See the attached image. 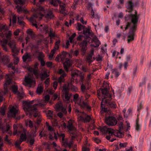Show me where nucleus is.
I'll list each match as a JSON object with an SVG mask.
<instances>
[{"mask_svg": "<svg viewBox=\"0 0 151 151\" xmlns=\"http://www.w3.org/2000/svg\"><path fill=\"white\" fill-rule=\"evenodd\" d=\"M125 18L126 21H127L129 19L131 22L127 23L124 31L126 30L128 28L136 29L139 18V16L137 15V12H135V14H131L129 16H126Z\"/></svg>", "mask_w": 151, "mask_h": 151, "instance_id": "nucleus-1", "label": "nucleus"}, {"mask_svg": "<svg viewBox=\"0 0 151 151\" xmlns=\"http://www.w3.org/2000/svg\"><path fill=\"white\" fill-rule=\"evenodd\" d=\"M38 11H39V12H37L35 14H34L30 19V21H34L35 18H39V19L40 20L42 18V17L43 16V14H42V12H43L44 13H46L47 12V9L46 10L42 6H39L37 9Z\"/></svg>", "mask_w": 151, "mask_h": 151, "instance_id": "nucleus-2", "label": "nucleus"}, {"mask_svg": "<svg viewBox=\"0 0 151 151\" xmlns=\"http://www.w3.org/2000/svg\"><path fill=\"white\" fill-rule=\"evenodd\" d=\"M34 101V100H32L29 102L27 101H23V109L25 111H35L36 110L37 107H36V105H35V104L33 105H31L33 103Z\"/></svg>", "mask_w": 151, "mask_h": 151, "instance_id": "nucleus-3", "label": "nucleus"}, {"mask_svg": "<svg viewBox=\"0 0 151 151\" xmlns=\"http://www.w3.org/2000/svg\"><path fill=\"white\" fill-rule=\"evenodd\" d=\"M18 109L14 106H13L11 108L8 113V116L9 117H13L15 118L17 120L20 119L21 117L20 116H16V115L18 114Z\"/></svg>", "mask_w": 151, "mask_h": 151, "instance_id": "nucleus-4", "label": "nucleus"}, {"mask_svg": "<svg viewBox=\"0 0 151 151\" xmlns=\"http://www.w3.org/2000/svg\"><path fill=\"white\" fill-rule=\"evenodd\" d=\"M6 81L4 86V90H0V94L1 95H4L8 92L7 85H9L12 82V78L11 76L10 75L7 74L6 75Z\"/></svg>", "mask_w": 151, "mask_h": 151, "instance_id": "nucleus-5", "label": "nucleus"}, {"mask_svg": "<svg viewBox=\"0 0 151 151\" xmlns=\"http://www.w3.org/2000/svg\"><path fill=\"white\" fill-rule=\"evenodd\" d=\"M8 44L11 49L12 54L17 55L19 52V50L16 47L15 41L13 40H10Z\"/></svg>", "mask_w": 151, "mask_h": 151, "instance_id": "nucleus-6", "label": "nucleus"}, {"mask_svg": "<svg viewBox=\"0 0 151 151\" xmlns=\"http://www.w3.org/2000/svg\"><path fill=\"white\" fill-rule=\"evenodd\" d=\"M114 131L113 129L111 128H108L107 133H108L109 134L111 135V136L114 135L119 138L122 137L124 135L123 132H121L119 130H116L115 132H114Z\"/></svg>", "mask_w": 151, "mask_h": 151, "instance_id": "nucleus-7", "label": "nucleus"}, {"mask_svg": "<svg viewBox=\"0 0 151 151\" xmlns=\"http://www.w3.org/2000/svg\"><path fill=\"white\" fill-rule=\"evenodd\" d=\"M105 120L106 123L108 125L111 126L116 125L117 123V121L115 117L112 116L106 117L105 119Z\"/></svg>", "mask_w": 151, "mask_h": 151, "instance_id": "nucleus-8", "label": "nucleus"}, {"mask_svg": "<svg viewBox=\"0 0 151 151\" xmlns=\"http://www.w3.org/2000/svg\"><path fill=\"white\" fill-rule=\"evenodd\" d=\"M136 30V29L130 28L128 33L127 35V41L128 43H129L134 40L135 32Z\"/></svg>", "mask_w": 151, "mask_h": 151, "instance_id": "nucleus-9", "label": "nucleus"}, {"mask_svg": "<svg viewBox=\"0 0 151 151\" xmlns=\"http://www.w3.org/2000/svg\"><path fill=\"white\" fill-rule=\"evenodd\" d=\"M88 42L86 41V40H83L82 42L80 43L81 47V52L82 53V55H84L86 53L87 49V43Z\"/></svg>", "mask_w": 151, "mask_h": 151, "instance_id": "nucleus-10", "label": "nucleus"}, {"mask_svg": "<svg viewBox=\"0 0 151 151\" xmlns=\"http://www.w3.org/2000/svg\"><path fill=\"white\" fill-rule=\"evenodd\" d=\"M71 94L68 92H63L62 94V97L63 101L66 103H69L70 101V99Z\"/></svg>", "mask_w": 151, "mask_h": 151, "instance_id": "nucleus-11", "label": "nucleus"}, {"mask_svg": "<svg viewBox=\"0 0 151 151\" xmlns=\"http://www.w3.org/2000/svg\"><path fill=\"white\" fill-rule=\"evenodd\" d=\"M100 90L101 91V93L103 95H104V99L107 98H109L111 99V95L109 93L108 89L106 88H100Z\"/></svg>", "mask_w": 151, "mask_h": 151, "instance_id": "nucleus-12", "label": "nucleus"}, {"mask_svg": "<svg viewBox=\"0 0 151 151\" xmlns=\"http://www.w3.org/2000/svg\"><path fill=\"white\" fill-rule=\"evenodd\" d=\"M82 115L85 117V118L82 116H81L80 117H79V119L80 121H83L84 122H89L91 119V116H90L87 115L84 112H82Z\"/></svg>", "mask_w": 151, "mask_h": 151, "instance_id": "nucleus-13", "label": "nucleus"}, {"mask_svg": "<svg viewBox=\"0 0 151 151\" xmlns=\"http://www.w3.org/2000/svg\"><path fill=\"white\" fill-rule=\"evenodd\" d=\"M91 45L95 47H98L101 44L100 42L96 36L94 37L92 40Z\"/></svg>", "mask_w": 151, "mask_h": 151, "instance_id": "nucleus-14", "label": "nucleus"}, {"mask_svg": "<svg viewBox=\"0 0 151 151\" xmlns=\"http://www.w3.org/2000/svg\"><path fill=\"white\" fill-rule=\"evenodd\" d=\"M56 109L59 111H61L64 114H66L67 111L66 108L63 106L61 104H58L55 106Z\"/></svg>", "mask_w": 151, "mask_h": 151, "instance_id": "nucleus-15", "label": "nucleus"}, {"mask_svg": "<svg viewBox=\"0 0 151 151\" xmlns=\"http://www.w3.org/2000/svg\"><path fill=\"white\" fill-rule=\"evenodd\" d=\"M83 34L86 36V37L84 40H86V41L89 42L91 39L90 36L91 35V33L90 32V30L89 29H86L83 30Z\"/></svg>", "mask_w": 151, "mask_h": 151, "instance_id": "nucleus-16", "label": "nucleus"}, {"mask_svg": "<svg viewBox=\"0 0 151 151\" xmlns=\"http://www.w3.org/2000/svg\"><path fill=\"white\" fill-rule=\"evenodd\" d=\"M39 29L42 32H45V33H48L49 31H50L51 28L48 27L47 25L45 24L40 25H39Z\"/></svg>", "mask_w": 151, "mask_h": 151, "instance_id": "nucleus-17", "label": "nucleus"}, {"mask_svg": "<svg viewBox=\"0 0 151 151\" xmlns=\"http://www.w3.org/2000/svg\"><path fill=\"white\" fill-rule=\"evenodd\" d=\"M39 29L42 32H45V33H48L49 31H50L51 28L48 27L47 25L45 24L40 25H39Z\"/></svg>", "mask_w": 151, "mask_h": 151, "instance_id": "nucleus-18", "label": "nucleus"}, {"mask_svg": "<svg viewBox=\"0 0 151 151\" xmlns=\"http://www.w3.org/2000/svg\"><path fill=\"white\" fill-rule=\"evenodd\" d=\"M91 15H92L91 18H95V20H94V21H96L97 22L98 24V25H99V19L100 18V17L98 14H94V12L93 11L92 8L91 12Z\"/></svg>", "mask_w": 151, "mask_h": 151, "instance_id": "nucleus-19", "label": "nucleus"}, {"mask_svg": "<svg viewBox=\"0 0 151 151\" xmlns=\"http://www.w3.org/2000/svg\"><path fill=\"white\" fill-rule=\"evenodd\" d=\"M94 49H91L90 53L88 55L86 59V61L87 62L90 63L92 62L93 60H92V58L94 54Z\"/></svg>", "mask_w": 151, "mask_h": 151, "instance_id": "nucleus-20", "label": "nucleus"}, {"mask_svg": "<svg viewBox=\"0 0 151 151\" xmlns=\"http://www.w3.org/2000/svg\"><path fill=\"white\" fill-rule=\"evenodd\" d=\"M72 64L69 59H68L64 63L63 65L65 69L67 71H68V68L71 66Z\"/></svg>", "mask_w": 151, "mask_h": 151, "instance_id": "nucleus-21", "label": "nucleus"}, {"mask_svg": "<svg viewBox=\"0 0 151 151\" xmlns=\"http://www.w3.org/2000/svg\"><path fill=\"white\" fill-rule=\"evenodd\" d=\"M8 41L7 40L5 39H3L1 41V45L4 50L6 52L8 51V49L6 47V45Z\"/></svg>", "mask_w": 151, "mask_h": 151, "instance_id": "nucleus-22", "label": "nucleus"}, {"mask_svg": "<svg viewBox=\"0 0 151 151\" xmlns=\"http://www.w3.org/2000/svg\"><path fill=\"white\" fill-rule=\"evenodd\" d=\"M59 1V2L58 3L59 4V6H60V13H62L63 14H64L65 13V5L63 3H61L60 1Z\"/></svg>", "mask_w": 151, "mask_h": 151, "instance_id": "nucleus-23", "label": "nucleus"}, {"mask_svg": "<svg viewBox=\"0 0 151 151\" xmlns=\"http://www.w3.org/2000/svg\"><path fill=\"white\" fill-rule=\"evenodd\" d=\"M31 58V56L30 54L26 52L22 57V59L24 62H25L27 60L29 61Z\"/></svg>", "mask_w": 151, "mask_h": 151, "instance_id": "nucleus-24", "label": "nucleus"}, {"mask_svg": "<svg viewBox=\"0 0 151 151\" xmlns=\"http://www.w3.org/2000/svg\"><path fill=\"white\" fill-rule=\"evenodd\" d=\"M10 59L9 57L7 55L4 56L2 58V63L3 64L6 65L9 63Z\"/></svg>", "mask_w": 151, "mask_h": 151, "instance_id": "nucleus-25", "label": "nucleus"}, {"mask_svg": "<svg viewBox=\"0 0 151 151\" xmlns=\"http://www.w3.org/2000/svg\"><path fill=\"white\" fill-rule=\"evenodd\" d=\"M82 108H86L89 109H91L90 107L88 105L87 103L83 101L82 102H80L78 104Z\"/></svg>", "mask_w": 151, "mask_h": 151, "instance_id": "nucleus-26", "label": "nucleus"}, {"mask_svg": "<svg viewBox=\"0 0 151 151\" xmlns=\"http://www.w3.org/2000/svg\"><path fill=\"white\" fill-rule=\"evenodd\" d=\"M130 0L126 4V6L127 9L132 11L133 9L134 4L131 1L132 0Z\"/></svg>", "mask_w": 151, "mask_h": 151, "instance_id": "nucleus-27", "label": "nucleus"}, {"mask_svg": "<svg viewBox=\"0 0 151 151\" xmlns=\"http://www.w3.org/2000/svg\"><path fill=\"white\" fill-rule=\"evenodd\" d=\"M25 81L28 84H30L32 83H35V82L32 80L31 78L28 76H26L25 78Z\"/></svg>", "mask_w": 151, "mask_h": 151, "instance_id": "nucleus-28", "label": "nucleus"}, {"mask_svg": "<svg viewBox=\"0 0 151 151\" xmlns=\"http://www.w3.org/2000/svg\"><path fill=\"white\" fill-rule=\"evenodd\" d=\"M103 101H104L105 102L106 104H108L109 106L112 108H115L116 107V105L115 103L114 102H108V101L107 100H104V99L103 98Z\"/></svg>", "mask_w": 151, "mask_h": 151, "instance_id": "nucleus-29", "label": "nucleus"}, {"mask_svg": "<svg viewBox=\"0 0 151 151\" xmlns=\"http://www.w3.org/2000/svg\"><path fill=\"white\" fill-rule=\"evenodd\" d=\"M16 8L17 9V12L19 13H21L22 11L25 13L27 12L26 9L20 6H16Z\"/></svg>", "mask_w": 151, "mask_h": 151, "instance_id": "nucleus-30", "label": "nucleus"}, {"mask_svg": "<svg viewBox=\"0 0 151 151\" xmlns=\"http://www.w3.org/2000/svg\"><path fill=\"white\" fill-rule=\"evenodd\" d=\"M23 141L22 140L20 139L19 140H17L15 142V146L18 149L21 150V147L20 146V145L21 144L22 142Z\"/></svg>", "mask_w": 151, "mask_h": 151, "instance_id": "nucleus-31", "label": "nucleus"}, {"mask_svg": "<svg viewBox=\"0 0 151 151\" xmlns=\"http://www.w3.org/2000/svg\"><path fill=\"white\" fill-rule=\"evenodd\" d=\"M65 73H63L60 77L58 80V83H62L64 82V77L66 76Z\"/></svg>", "mask_w": 151, "mask_h": 151, "instance_id": "nucleus-32", "label": "nucleus"}, {"mask_svg": "<svg viewBox=\"0 0 151 151\" xmlns=\"http://www.w3.org/2000/svg\"><path fill=\"white\" fill-rule=\"evenodd\" d=\"M67 127L70 130H72L73 129L74 127L72 121L71 120H69L68 122V124Z\"/></svg>", "mask_w": 151, "mask_h": 151, "instance_id": "nucleus-33", "label": "nucleus"}, {"mask_svg": "<svg viewBox=\"0 0 151 151\" xmlns=\"http://www.w3.org/2000/svg\"><path fill=\"white\" fill-rule=\"evenodd\" d=\"M43 91V86L41 85L39 86L37 89L36 92L39 95Z\"/></svg>", "mask_w": 151, "mask_h": 151, "instance_id": "nucleus-34", "label": "nucleus"}, {"mask_svg": "<svg viewBox=\"0 0 151 151\" xmlns=\"http://www.w3.org/2000/svg\"><path fill=\"white\" fill-rule=\"evenodd\" d=\"M67 54V53L64 51H63L62 52V55H57V58H58V57H59L61 58V60L62 61L64 60V59H65L66 55Z\"/></svg>", "mask_w": 151, "mask_h": 151, "instance_id": "nucleus-35", "label": "nucleus"}, {"mask_svg": "<svg viewBox=\"0 0 151 151\" xmlns=\"http://www.w3.org/2000/svg\"><path fill=\"white\" fill-rule=\"evenodd\" d=\"M85 27V26H84L78 22L77 23L76 28L79 31H81L82 29H83Z\"/></svg>", "mask_w": 151, "mask_h": 151, "instance_id": "nucleus-36", "label": "nucleus"}, {"mask_svg": "<svg viewBox=\"0 0 151 151\" xmlns=\"http://www.w3.org/2000/svg\"><path fill=\"white\" fill-rule=\"evenodd\" d=\"M45 57V55L42 52H39L37 58L38 60L43 59Z\"/></svg>", "mask_w": 151, "mask_h": 151, "instance_id": "nucleus-37", "label": "nucleus"}, {"mask_svg": "<svg viewBox=\"0 0 151 151\" xmlns=\"http://www.w3.org/2000/svg\"><path fill=\"white\" fill-rule=\"evenodd\" d=\"M49 76V75H48L47 73V72L45 71L42 74L41 76V80L42 81Z\"/></svg>", "mask_w": 151, "mask_h": 151, "instance_id": "nucleus-38", "label": "nucleus"}, {"mask_svg": "<svg viewBox=\"0 0 151 151\" xmlns=\"http://www.w3.org/2000/svg\"><path fill=\"white\" fill-rule=\"evenodd\" d=\"M111 71L112 74H114L115 77L116 78H117L120 74V73H119L116 69H112Z\"/></svg>", "mask_w": 151, "mask_h": 151, "instance_id": "nucleus-39", "label": "nucleus"}, {"mask_svg": "<svg viewBox=\"0 0 151 151\" xmlns=\"http://www.w3.org/2000/svg\"><path fill=\"white\" fill-rule=\"evenodd\" d=\"M31 111L34 113V116L35 117H38L40 116V115L38 111H37V109L35 111Z\"/></svg>", "mask_w": 151, "mask_h": 151, "instance_id": "nucleus-40", "label": "nucleus"}, {"mask_svg": "<svg viewBox=\"0 0 151 151\" xmlns=\"http://www.w3.org/2000/svg\"><path fill=\"white\" fill-rule=\"evenodd\" d=\"M13 93H16L18 92L17 91L18 86L15 85H14L11 87Z\"/></svg>", "mask_w": 151, "mask_h": 151, "instance_id": "nucleus-41", "label": "nucleus"}, {"mask_svg": "<svg viewBox=\"0 0 151 151\" xmlns=\"http://www.w3.org/2000/svg\"><path fill=\"white\" fill-rule=\"evenodd\" d=\"M54 17L52 12L50 11L48 12L46 14L45 17L48 18H52Z\"/></svg>", "mask_w": 151, "mask_h": 151, "instance_id": "nucleus-42", "label": "nucleus"}, {"mask_svg": "<svg viewBox=\"0 0 151 151\" xmlns=\"http://www.w3.org/2000/svg\"><path fill=\"white\" fill-rule=\"evenodd\" d=\"M108 130V128H107L106 126H104L100 129V131L103 134H106L107 133Z\"/></svg>", "mask_w": 151, "mask_h": 151, "instance_id": "nucleus-43", "label": "nucleus"}, {"mask_svg": "<svg viewBox=\"0 0 151 151\" xmlns=\"http://www.w3.org/2000/svg\"><path fill=\"white\" fill-rule=\"evenodd\" d=\"M27 141L29 142L30 145H32L34 144L35 139L34 138H31L29 137L28 138Z\"/></svg>", "mask_w": 151, "mask_h": 151, "instance_id": "nucleus-44", "label": "nucleus"}, {"mask_svg": "<svg viewBox=\"0 0 151 151\" xmlns=\"http://www.w3.org/2000/svg\"><path fill=\"white\" fill-rule=\"evenodd\" d=\"M12 56L14 58V63L15 64H17L19 61V58L17 56V55L15 54H12Z\"/></svg>", "mask_w": 151, "mask_h": 151, "instance_id": "nucleus-45", "label": "nucleus"}, {"mask_svg": "<svg viewBox=\"0 0 151 151\" xmlns=\"http://www.w3.org/2000/svg\"><path fill=\"white\" fill-rule=\"evenodd\" d=\"M68 85L66 84H64L63 87V92H68Z\"/></svg>", "mask_w": 151, "mask_h": 151, "instance_id": "nucleus-46", "label": "nucleus"}, {"mask_svg": "<svg viewBox=\"0 0 151 151\" xmlns=\"http://www.w3.org/2000/svg\"><path fill=\"white\" fill-rule=\"evenodd\" d=\"M139 121V119H137L136 120V130L137 131H139L141 129V126L139 124L138 122Z\"/></svg>", "mask_w": 151, "mask_h": 151, "instance_id": "nucleus-47", "label": "nucleus"}, {"mask_svg": "<svg viewBox=\"0 0 151 151\" xmlns=\"http://www.w3.org/2000/svg\"><path fill=\"white\" fill-rule=\"evenodd\" d=\"M78 76L80 77V81L81 82H83V79H84V75L83 74L82 72H80L79 71H78Z\"/></svg>", "mask_w": 151, "mask_h": 151, "instance_id": "nucleus-48", "label": "nucleus"}, {"mask_svg": "<svg viewBox=\"0 0 151 151\" xmlns=\"http://www.w3.org/2000/svg\"><path fill=\"white\" fill-rule=\"evenodd\" d=\"M27 136L25 133L22 134L20 137V139L23 141L25 140Z\"/></svg>", "mask_w": 151, "mask_h": 151, "instance_id": "nucleus-49", "label": "nucleus"}, {"mask_svg": "<svg viewBox=\"0 0 151 151\" xmlns=\"http://www.w3.org/2000/svg\"><path fill=\"white\" fill-rule=\"evenodd\" d=\"M32 71L33 74H34V75L36 76V77L37 78H38L39 77V74L37 71V70L35 69H33L32 70Z\"/></svg>", "mask_w": 151, "mask_h": 151, "instance_id": "nucleus-50", "label": "nucleus"}, {"mask_svg": "<svg viewBox=\"0 0 151 151\" xmlns=\"http://www.w3.org/2000/svg\"><path fill=\"white\" fill-rule=\"evenodd\" d=\"M71 53L74 56H77L79 54V52L78 50H76L75 51L72 50Z\"/></svg>", "mask_w": 151, "mask_h": 151, "instance_id": "nucleus-51", "label": "nucleus"}, {"mask_svg": "<svg viewBox=\"0 0 151 151\" xmlns=\"http://www.w3.org/2000/svg\"><path fill=\"white\" fill-rule=\"evenodd\" d=\"M52 30L51 28L50 31H49L48 33H47L49 34V36L50 37V38L55 37V34L54 33L52 32Z\"/></svg>", "mask_w": 151, "mask_h": 151, "instance_id": "nucleus-52", "label": "nucleus"}, {"mask_svg": "<svg viewBox=\"0 0 151 151\" xmlns=\"http://www.w3.org/2000/svg\"><path fill=\"white\" fill-rule=\"evenodd\" d=\"M45 105V102H40L37 104H35V105H36V107H43Z\"/></svg>", "mask_w": 151, "mask_h": 151, "instance_id": "nucleus-53", "label": "nucleus"}, {"mask_svg": "<svg viewBox=\"0 0 151 151\" xmlns=\"http://www.w3.org/2000/svg\"><path fill=\"white\" fill-rule=\"evenodd\" d=\"M14 2L16 4L23 5L24 2L22 0H14Z\"/></svg>", "mask_w": 151, "mask_h": 151, "instance_id": "nucleus-54", "label": "nucleus"}, {"mask_svg": "<svg viewBox=\"0 0 151 151\" xmlns=\"http://www.w3.org/2000/svg\"><path fill=\"white\" fill-rule=\"evenodd\" d=\"M52 114L53 112L52 111H51V110H49L48 111V112L47 114V116L49 117V118L50 119H53L52 116Z\"/></svg>", "mask_w": 151, "mask_h": 151, "instance_id": "nucleus-55", "label": "nucleus"}, {"mask_svg": "<svg viewBox=\"0 0 151 151\" xmlns=\"http://www.w3.org/2000/svg\"><path fill=\"white\" fill-rule=\"evenodd\" d=\"M127 145V142L122 143L120 142L119 144V146L121 148L126 147Z\"/></svg>", "mask_w": 151, "mask_h": 151, "instance_id": "nucleus-56", "label": "nucleus"}, {"mask_svg": "<svg viewBox=\"0 0 151 151\" xmlns=\"http://www.w3.org/2000/svg\"><path fill=\"white\" fill-rule=\"evenodd\" d=\"M50 81V78H47L45 80V87L46 88H47L49 86Z\"/></svg>", "mask_w": 151, "mask_h": 151, "instance_id": "nucleus-57", "label": "nucleus"}, {"mask_svg": "<svg viewBox=\"0 0 151 151\" xmlns=\"http://www.w3.org/2000/svg\"><path fill=\"white\" fill-rule=\"evenodd\" d=\"M17 95L19 99H21L23 98L24 94L22 92L21 93L18 92H17Z\"/></svg>", "mask_w": 151, "mask_h": 151, "instance_id": "nucleus-58", "label": "nucleus"}, {"mask_svg": "<svg viewBox=\"0 0 151 151\" xmlns=\"http://www.w3.org/2000/svg\"><path fill=\"white\" fill-rule=\"evenodd\" d=\"M86 88V87L84 85L83 83H82L81 86V90L82 92L84 93L85 92Z\"/></svg>", "mask_w": 151, "mask_h": 151, "instance_id": "nucleus-59", "label": "nucleus"}, {"mask_svg": "<svg viewBox=\"0 0 151 151\" xmlns=\"http://www.w3.org/2000/svg\"><path fill=\"white\" fill-rule=\"evenodd\" d=\"M76 33H74L72 35L69 37L70 42V43L73 42V40L76 37Z\"/></svg>", "mask_w": 151, "mask_h": 151, "instance_id": "nucleus-60", "label": "nucleus"}, {"mask_svg": "<svg viewBox=\"0 0 151 151\" xmlns=\"http://www.w3.org/2000/svg\"><path fill=\"white\" fill-rule=\"evenodd\" d=\"M13 128L14 129V134L15 135L17 133V124H14L13 125Z\"/></svg>", "mask_w": 151, "mask_h": 151, "instance_id": "nucleus-61", "label": "nucleus"}, {"mask_svg": "<svg viewBox=\"0 0 151 151\" xmlns=\"http://www.w3.org/2000/svg\"><path fill=\"white\" fill-rule=\"evenodd\" d=\"M78 2V0H75L74 1V2L73 4V9L74 10L76 9V6L77 5Z\"/></svg>", "mask_w": 151, "mask_h": 151, "instance_id": "nucleus-62", "label": "nucleus"}, {"mask_svg": "<svg viewBox=\"0 0 151 151\" xmlns=\"http://www.w3.org/2000/svg\"><path fill=\"white\" fill-rule=\"evenodd\" d=\"M27 33L29 35L32 37H33V33L32 31L30 29H29L27 31Z\"/></svg>", "mask_w": 151, "mask_h": 151, "instance_id": "nucleus-63", "label": "nucleus"}, {"mask_svg": "<svg viewBox=\"0 0 151 151\" xmlns=\"http://www.w3.org/2000/svg\"><path fill=\"white\" fill-rule=\"evenodd\" d=\"M12 35V33L10 31H9L6 34V37L8 39V40H9L10 39V37Z\"/></svg>", "mask_w": 151, "mask_h": 151, "instance_id": "nucleus-64", "label": "nucleus"}]
</instances>
